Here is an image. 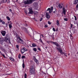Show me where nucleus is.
I'll return each mask as SVG.
<instances>
[{
  "instance_id": "1",
  "label": "nucleus",
  "mask_w": 78,
  "mask_h": 78,
  "mask_svg": "<svg viewBox=\"0 0 78 78\" xmlns=\"http://www.w3.org/2000/svg\"><path fill=\"white\" fill-rule=\"evenodd\" d=\"M36 0H27L24 1L23 3L25 5H30V4H32L33 2Z\"/></svg>"
},
{
  "instance_id": "2",
  "label": "nucleus",
  "mask_w": 78,
  "mask_h": 78,
  "mask_svg": "<svg viewBox=\"0 0 78 78\" xmlns=\"http://www.w3.org/2000/svg\"><path fill=\"white\" fill-rule=\"evenodd\" d=\"M47 42L48 44H50V43H51V44H54L58 47H60V45H59L58 44V43H57V42H54L51 41H47Z\"/></svg>"
},
{
  "instance_id": "3",
  "label": "nucleus",
  "mask_w": 78,
  "mask_h": 78,
  "mask_svg": "<svg viewBox=\"0 0 78 78\" xmlns=\"http://www.w3.org/2000/svg\"><path fill=\"white\" fill-rule=\"evenodd\" d=\"M7 40L9 41V42H10V39H8L6 37H4L3 38L2 40L0 41V42H1V43H3L4 41H5V42H7Z\"/></svg>"
},
{
  "instance_id": "4",
  "label": "nucleus",
  "mask_w": 78,
  "mask_h": 78,
  "mask_svg": "<svg viewBox=\"0 0 78 78\" xmlns=\"http://www.w3.org/2000/svg\"><path fill=\"white\" fill-rule=\"evenodd\" d=\"M29 12L28 13L29 14H33V8L32 7H31L30 8H29Z\"/></svg>"
},
{
  "instance_id": "5",
  "label": "nucleus",
  "mask_w": 78,
  "mask_h": 78,
  "mask_svg": "<svg viewBox=\"0 0 78 78\" xmlns=\"http://www.w3.org/2000/svg\"><path fill=\"white\" fill-rule=\"evenodd\" d=\"M1 33L2 35V36H5V35L6 34V31L4 30H2Z\"/></svg>"
},
{
  "instance_id": "6",
  "label": "nucleus",
  "mask_w": 78,
  "mask_h": 78,
  "mask_svg": "<svg viewBox=\"0 0 78 78\" xmlns=\"http://www.w3.org/2000/svg\"><path fill=\"white\" fill-rule=\"evenodd\" d=\"M53 7H51V9H50V8H48L47 10V11H49V13H51V11H52V10H53Z\"/></svg>"
},
{
  "instance_id": "7",
  "label": "nucleus",
  "mask_w": 78,
  "mask_h": 78,
  "mask_svg": "<svg viewBox=\"0 0 78 78\" xmlns=\"http://www.w3.org/2000/svg\"><path fill=\"white\" fill-rule=\"evenodd\" d=\"M63 11L62 12V13L64 14V15H66V9H65V8L64 7L63 8Z\"/></svg>"
},
{
  "instance_id": "8",
  "label": "nucleus",
  "mask_w": 78,
  "mask_h": 78,
  "mask_svg": "<svg viewBox=\"0 0 78 78\" xmlns=\"http://www.w3.org/2000/svg\"><path fill=\"white\" fill-rule=\"evenodd\" d=\"M25 50L24 49V48H22L21 50V53H22V54H23V53H24V52L25 51Z\"/></svg>"
},
{
  "instance_id": "9",
  "label": "nucleus",
  "mask_w": 78,
  "mask_h": 78,
  "mask_svg": "<svg viewBox=\"0 0 78 78\" xmlns=\"http://www.w3.org/2000/svg\"><path fill=\"white\" fill-rule=\"evenodd\" d=\"M46 16L47 19H49L50 18V15H49V14H48V13H46Z\"/></svg>"
},
{
  "instance_id": "10",
  "label": "nucleus",
  "mask_w": 78,
  "mask_h": 78,
  "mask_svg": "<svg viewBox=\"0 0 78 78\" xmlns=\"http://www.w3.org/2000/svg\"><path fill=\"white\" fill-rule=\"evenodd\" d=\"M33 6L35 7H36L37 6V2H34L33 3Z\"/></svg>"
},
{
  "instance_id": "11",
  "label": "nucleus",
  "mask_w": 78,
  "mask_h": 78,
  "mask_svg": "<svg viewBox=\"0 0 78 78\" xmlns=\"http://www.w3.org/2000/svg\"><path fill=\"white\" fill-rule=\"evenodd\" d=\"M62 6H63V4H59L58 5V7L60 8H62Z\"/></svg>"
},
{
  "instance_id": "12",
  "label": "nucleus",
  "mask_w": 78,
  "mask_h": 78,
  "mask_svg": "<svg viewBox=\"0 0 78 78\" xmlns=\"http://www.w3.org/2000/svg\"><path fill=\"white\" fill-rule=\"evenodd\" d=\"M40 39L39 41H40V42H41V43L42 44H43V45H44V42H43L42 40V39H41V35H40Z\"/></svg>"
},
{
  "instance_id": "13",
  "label": "nucleus",
  "mask_w": 78,
  "mask_h": 78,
  "mask_svg": "<svg viewBox=\"0 0 78 78\" xmlns=\"http://www.w3.org/2000/svg\"><path fill=\"white\" fill-rule=\"evenodd\" d=\"M60 53H61L62 54H64V52H62V49H61L59 50Z\"/></svg>"
},
{
  "instance_id": "14",
  "label": "nucleus",
  "mask_w": 78,
  "mask_h": 78,
  "mask_svg": "<svg viewBox=\"0 0 78 78\" xmlns=\"http://www.w3.org/2000/svg\"><path fill=\"white\" fill-rule=\"evenodd\" d=\"M53 12L54 13H56V9H54L53 10Z\"/></svg>"
},
{
  "instance_id": "15",
  "label": "nucleus",
  "mask_w": 78,
  "mask_h": 78,
  "mask_svg": "<svg viewBox=\"0 0 78 78\" xmlns=\"http://www.w3.org/2000/svg\"><path fill=\"white\" fill-rule=\"evenodd\" d=\"M30 72L31 73H34V70H33V69H30Z\"/></svg>"
},
{
  "instance_id": "16",
  "label": "nucleus",
  "mask_w": 78,
  "mask_h": 78,
  "mask_svg": "<svg viewBox=\"0 0 78 78\" xmlns=\"http://www.w3.org/2000/svg\"><path fill=\"white\" fill-rule=\"evenodd\" d=\"M30 70H34V68L33 66H31L30 67Z\"/></svg>"
},
{
  "instance_id": "17",
  "label": "nucleus",
  "mask_w": 78,
  "mask_h": 78,
  "mask_svg": "<svg viewBox=\"0 0 78 78\" xmlns=\"http://www.w3.org/2000/svg\"><path fill=\"white\" fill-rule=\"evenodd\" d=\"M24 31L25 32V33H26L27 34H28V31H27V29L26 28H24Z\"/></svg>"
},
{
  "instance_id": "18",
  "label": "nucleus",
  "mask_w": 78,
  "mask_h": 78,
  "mask_svg": "<svg viewBox=\"0 0 78 78\" xmlns=\"http://www.w3.org/2000/svg\"><path fill=\"white\" fill-rule=\"evenodd\" d=\"M78 0H76L74 2V4H77L78 3Z\"/></svg>"
},
{
  "instance_id": "19",
  "label": "nucleus",
  "mask_w": 78,
  "mask_h": 78,
  "mask_svg": "<svg viewBox=\"0 0 78 78\" xmlns=\"http://www.w3.org/2000/svg\"><path fill=\"white\" fill-rule=\"evenodd\" d=\"M18 38L19 39L20 41H21V42H23V40L22 39H21V38H20V37H18Z\"/></svg>"
},
{
  "instance_id": "20",
  "label": "nucleus",
  "mask_w": 78,
  "mask_h": 78,
  "mask_svg": "<svg viewBox=\"0 0 78 78\" xmlns=\"http://www.w3.org/2000/svg\"><path fill=\"white\" fill-rule=\"evenodd\" d=\"M18 38L19 39L20 41H21V42H23V40L22 39H21V38H20V37H18Z\"/></svg>"
},
{
  "instance_id": "21",
  "label": "nucleus",
  "mask_w": 78,
  "mask_h": 78,
  "mask_svg": "<svg viewBox=\"0 0 78 78\" xmlns=\"http://www.w3.org/2000/svg\"><path fill=\"white\" fill-rule=\"evenodd\" d=\"M32 46L33 47H36V46H37L36 45V44L33 43V44H32Z\"/></svg>"
},
{
  "instance_id": "22",
  "label": "nucleus",
  "mask_w": 78,
  "mask_h": 78,
  "mask_svg": "<svg viewBox=\"0 0 78 78\" xmlns=\"http://www.w3.org/2000/svg\"><path fill=\"white\" fill-rule=\"evenodd\" d=\"M56 22L57 25H59V21H58V20H57Z\"/></svg>"
},
{
  "instance_id": "23",
  "label": "nucleus",
  "mask_w": 78,
  "mask_h": 78,
  "mask_svg": "<svg viewBox=\"0 0 78 78\" xmlns=\"http://www.w3.org/2000/svg\"><path fill=\"white\" fill-rule=\"evenodd\" d=\"M0 55H2V56H3L4 58H6V57H5V55L4 54H2V53H0Z\"/></svg>"
},
{
  "instance_id": "24",
  "label": "nucleus",
  "mask_w": 78,
  "mask_h": 78,
  "mask_svg": "<svg viewBox=\"0 0 78 78\" xmlns=\"http://www.w3.org/2000/svg\"><path fill=\"white\" fill-rule=\"evenodd\" d=\"M6 18L7 19V20H9H9H10V18H9V17L8 16H7L6 17Z\"/></svg>"
},
{
  "instance_id": "25",
  "label": "nucleus",
  "mask_w": 78,
  "mask_h": 78,
  "mask_svg": "<svg viewBox=\"0 0 78 78\" xmlns=\"http://www.w3.org/2000/svg\"><path fill=\"white\" fill-rule=\"evenodd\" d=\"M9 59H10V60H11V61H13V62L14 61V59H13V58H10Z\"/></svg>"
},
{
  "instance_id": "26",
  "label": "nucleus",
  "mask_w": 78,
  "mask_h": 78,
  "mask_svg": "<svg viewBox=\"0 0 78 78\" xmlns=\"http://www.w3.org/2000/svg\"><path fill=\"white\" fill-rule=\"evenodd\" d=\"M34 50V51H37V49H36V48H34L33 49Z\"/></svg>"
},
{
  "instance_id": "27",
  "label": "nucleus",
  "mask_w": 78,
  "mask_h": 78,
  "mask_svg": "<svg viewBox=\"0 0 78 78\" xmlns=\"http://www.w3.org/2000/svg\"><path fill=\"white\" fill-rule=\"evenodd\" d=\"M9 28H12V25L11 24L9 25Z\"/></svg>"
},
{
  "instance_id": "28",
  "label": "nucleus",
  "mask_w": 78,
  "mask_h": 78,
  "mask_svg": "<svg viewBox=\"0 0 78 78\" xmlns=\"http://www.w3.org/2000/svg\"><path fill=\"white\" fill-rule=\"evenodd\" d=\"M25 13L26 14V15H27L28 14L29 12H27V11H25Z\"/></svg>"
},
{
  "instance_id": "29",
  "label": "nucleus",
  "mask_w": 78,
  "mask_h": 78,
  "mask_svg": "<svg viewBox=\"0 0 78 78\" xmlns=\"http://www.w3.org/2000/svg\"><path fill=\"white\" fill-rule=\"evenodd\" d=\"M21 56V55H20V54L18 55V58L19 59H20Z\"/></svg>"
},
{
  "instance_id": "30",
  "label": "nucleus",
  "mask_w": 78,
  "mask_h": 78,
  "mask_svg": "<svg viewBox=\"0 0 78 78\" xmlns=\"http://www.w3.org/2000/svg\"><path fill=\"white\" fill-rule=\"evenodd\" d=\"M3 3H6L7 2V0H4L3 1H2Z\"/></svg>"
},
{
  "instance_id": "31",
  "label": "nucleus",
  "mask_w": 78,
  "mask_h": 78,
  "mask_svg": "<svg viewBox=\"0 0 78 78\" xmlns=\"http://www.w3.org/2000/svg\"><path fill=\"white\" fill-rule=\"evenodd\" d=\"M56 48L57 50H60L61 49V48Z\"/></svg>"
},
{
  "instance_id": "32",
  "label": "nucleus",
  "mask_w": 78,
  "mask_h": 78,
  "mask_svg": "<svg viewBox=\"0 0 78 78\" xmlns=\"http://www.w3.org/2000/svg\"><path fill=\"white\" fill-rule=\"evenodd\" d=\"M27 74H24V78H27Z\"/></svg>"
},
{
  "instance_id": "33",
  "label": "nucleus",
  "mask_w": 78,
  "mask_h": 78,
  "mask_svg": "<svg viewBox=\"0 0 78 78\" xmlns=\"http://www.w3.org/2000/svg\"><path fill=\"white\" fill-rule=\"evenodd\" d=\"M23 68H25V64L24 63L23 64Z\"/></svg>"
},
{
  "instance_id": "34",
  "label": "nucleus",
  "mask_w": 78,
  "mask_h": 78,
  "mask_svg": "<svg viewBox=\"0 0 78 78\" xmlns=\"http://www.w3.org/2000/svg\"><path fill=\"white\" fill-rule=\"evenodd\" d=\"M35 61L36 62V63H38V61L37 60V59H35Z\"/></svg>"
},
{
  "instance_id": "35",
  "label": "nucleus",
  "mask_w": 78,
  "mask_h": 78,
  "mask_svg": "<svg viewBox=\"0 0 78 78\" xmlns=\"http://www.w3.org/2000/svg\"><path fill=\"white\" fill-rule=\"evenodd\" d=\"M16 47L17 48H19V45H17L16 46Z\"/></svg>"
},
{
  "instance_id": "36",
  "label": "nucleus",
  "mask_w": 78,
  "mask_h": 78,
  "mask_svg": "<svg viewBox=\"0 0 78 78\" xmlns=\"http://www.w3.org/2000/svg\"><path fill=\"white\" fill-rule=\"evenodd\" d=\"M25 56H23L22 57V59H23V58H25Z\"/></svg>"
},
{
  "instance_id": "37",
  "label": "nucleus",
  "mask_w": 78,
  "mask_h": 78,
  "mask_svg": "<svg viewBox=\"0 0 78 78\" xmlns=\"http://www.w3.org/2000/svg\"><path fill=\"white\" fill-rule=\"evenodd\" d=\"M48 24H49V25H51V23L50 21H48Z\"/></svg>"
},
{
  "instance_id": "38",
  "label": "nucleus",
  "mask_w": 78,
  "mask_h": 78,
  "mask_svg": "<svg viewBox=\"0 0 78 78\" xmlns=\"http://www.w3.org/2000/svg\"><path fill=\"white\" fill-rule=\"evenodd\" d=\"M64 20L65 21H67V18H64Z\"/></svg>"
},
{
  "instance_id": "39",
  "label": "nucleus",
  "mask_w": 78,
  "mask_h": 78,
  "mask_svg": "<svg viewBox=\"0 0 78 78\" xmlns=\"http://www.w3.org/2000/svg\"><path fill=\"white\" fill-rule=\"evenodd\" d=\"M37 50H39V51H41V49L39 48H37Z\"/></svg>"
},
{
  "instance_id": "40",
  "label": "nucleus",
  "mask_w": 78,
  "mask_h": 78,
  "mask_svg": "<svg viewBox=\"0 0 78 78\" xmlns=\"http://www.w3.org/2000/svg\"><path fill=\"white\" fill-rule=\"evenodd\" d=\"M42 20V17H41V19L40 20V22H41Z\"/></svg>"
},
{
  "instance_id": "41",
  "label": "nucleus",
  "mask_w": 78,
  "mask_h": 78,
  "mask_svg": "<svg viewBox=\"0 0 78 78\" xmlns=\"http://www.w3.org/2000/svg\"><path fill=\"white\" fill-rule=\"evenodd\" d=\"M70 37H72L71 38V39H72V38H73V37H73V36H72V34H70Z\"/></svg>"
},
{
  "instance_id": "42",
  "label": "nucleus",
  "mask_w": 78,
  "mask_h": 78,
  "mask_svg": "<svg viewBox=\"0 0 78 78\" xmlns=\"http://www.w3.org/2000/svg\"><path fill=\"white\" fill-rule=\"evenodd\" d=\"M74 17L75 18V20H76V17L75 16H74Z\"/></svg>"
},
{
  "instance_id": "43",
  "label": "nucleus",
  "mask_w": 78,
  "mask_h": 78,
  "mask_svg": "<svg viewBox=\"0 0 78 78\" xmlns=\"http://www.w3.org/2000/svg\"><path fill=\"white\" fill-rule=\"evenodd\" d=\"M2 24H3L4 25V24H5V22L4 21H3L2 22Z\"/></svg>"
},
{
  "instance_id": "44",
  "label": "nucleus",
  "mask_w": 78,
  "mask_h": 78,
  "mask_svg": "<svg viewBox=\"0 0 78 78\" xmlns=\"http://www.w3.org/2000/svg\"><path fill=\"white\" fill-rule=\"evenodd\" d=\"M44 27L45 28H47V27H48V26H47V25H45L44 26Z\"/></svg>"
},
{
  "instance_id": "45",
  "label": "nucleus",
  "mask_w": 78,
  "mask_h": 78,
  "mask_svg": "<svg viewBox=\"0 0 78 78\" xmlns=\"http://www.w3.org/2000/svg\"><path fill=\"white\" fill-rule=\"evenodd\" d=\"M53 31H55V28H53Z\"/></svg>"
},
{
  "instance_id": "46",
  "label": "nucleus",
  "mask_w": 78,
  "mask_h": 78,
  "mask_svg": "<svg viewBox=\"0 0 78 78\" xmlns=\"http://www.w3.org/2000/svg\"><path fill=\"white\" fill-rule=\"evenodd\" d=\"M24 50L25 51H27V49L25 48H24Z\"/></svg>"
},
{
  "instance_id": "47",
  "label": "nucleus",
  "mask_w": 78,
  "mask_h": 78,
  "mask_svg": "<svg viewBox=\"0 0 78 78\" xmlns=\"http://www.w3.org/2000/svg\"><path fill=\"white\" fill-rule=\"evenodd\" d=\"M7 3H10V1L9 0L8 1H7Z\"/></svg>"
},
{
  "instance_id": "48",
  "label": "nucleus",
  "mask_w": 78,
  "mask_h": 78,
  "mask_svg": "<svg viewBox=\"0 0 78 78\" xmlns=\"http://www.w3.org/2000/svg\"><path fill=\"white\" fill-rule=\"evenodd\" d=\"M35 14H38V12H35Z\"/></svg>"
},
{
  "instance_id": "49",
  "label": "nucleus",
  "mask_w": 78,
  "mask_h": 78,
  "mask_svg": "<svg viewBox=\"0 0 78 78\" xmlns=\"http://www.w3.org/2000/svg\"><path fill=\"white\" fill-rule=\"evenodd\" d=\"M71 28H72V27H73V25L72 24H71Z\"/></svg>"
},
{
  "instance_id": "50",
  "label": "nucleus",
  "mask_w": 78,
  "mask_h": 78,
  "mask_svg": "<svg viewBox=\"0 0 78 78\" xmlns=\"http://www.w3.org/2000/svg\"><path fill=\"white\" fill-rule=\"evenodd\" d=\"M17 42L18 43V44H19V42H20V41H19L17 40Z\"/></svg>"
},
{
  "instance_id": "51",
  "label": "nucleus",
  "mask_w": 78,
  "mask_h": 78,
  "mask_svg": "<svg viewBox=\"0 0 78 78\" xmlns=\"http://www.w3.org/2000/svg\"><path fill=\"white\" fill-rule=\"evenodd\" d=\"M28 34L29 35V36H30V37H31V35L30 34H29V33L28 32Z\"/></svg>"
},
{
  "instance_id": "52",
  "label": "nucleus",
  "mask_w": 78,
  "mask_h": 78,
  "mask_svg": "<svg viewBox=\"0 0 78 78\" xmlns=\"http://www.w3.org/2000/svg\"><path fill=\"white\" fill-rule=\"evenodd\" d=\"M3 22V21L1 20H0V22Z\"/></svg>"
},
{
  "instance_id": "53",
  "label": "nucleus",
  "mask_w": 78,
  "mask_h": 78,
  "mask_svg": "<svg viewBox=\"0 0 78 78\" xmlns=\"http://www.w3.org/2000/svg\"><path fill=\"white\" fill-rule=\"evenodd\" d=\"M52 39H54V36H53L52 37Z\"/></svg>"
},
{
  "instance_id": "54",
  "label": "nucleus",
  "mask_w": 78,
  "mask_h": 78,
  "mask_svg": "<svg viewBox=\"0 0 78 78\" xmlns=\"http://www.w3.org/2000/svg\"><path fill=\"white\" fill-rule=\"evenodd\" d=\"M41 35L42 36V37H44V36H43L42 34H41Z\"/></svg>"
},
{
  "instance_id": "55",
  "label": "nucleus",
  "mask_w": 78,
  "mask_h": 78,
  "mask_svg": "<svg viewBox=\"0 0 78 78\" xmlns=\"http://www.w3.org/2000/svg\"><path fill=\"white\" fill-rule=\"evenodd\" d=\"M10 23L11 25H12V22H10Z\"/></svg>"
},
{
  "instance_id": "56",
  "label": "nucleus",
  "mask_w": 78,
  "mask_h": 78,
  "mask_svg": "<svg viewBox=\"0 0 78 78\" xmlns=\"http://www.w3.org/2000/svg\"><path fill=\"white\" fill-rule=\"evenodd\" d=\"M9 11H10V12H12V10H11V9H10Z\"/></svg>"
},
{
  "instance_id": "57",
  "label": "nucleus",
  "mask_w": 78,
  "mask_h": 78,
  "mask_svg": "<svg viewBox=\"0 0 78 78\" xmlns=\"http://www.w3.org/2000/svg\"><path fill=\"white\" fill-rule=\"evenodd\" d=\"M76 7H77V8H78V5H76Z\"/></svg>"
},
{
  "instance_id": "58",
  "label": "nucleus",
  "mask_w": 78,
  "mask_h": 78,
  "mask_svg": "<svg viewBox=\"0 0 78 78\" xmlns=\"http://www.w3.org/2000/svg\"><path fill=\"white\" fill-rule=\"evenodd\" d=\"M65 56H66V57H67V56L65 54Z\"/></svg>"
},
{
  "instance_id": "59",
  "label": "nucleus",
  "mask_w": 78,
  "mask_h": 78,
  "mask_svg": "<svg viewBox=\"0 0 78 78\" xmlns=\"http://www.w3.org/2000/svg\"><path fill=\"white\" fill-rule=\"evenodd\" d=\"M5 25H8V24H7V23H5Z\"/></svg>"
},
{
  "instance_id": "60",
  "label": "nucleus",
  "mask_w": 78,
  "mask_h": 78,
  "mask_svg": "<svg viewBox=\"0 0 78 78\" xmlns=\"http://www.w3.org/2000/svg\"><path fill=\"white\" fill-rule=\"evenodd\" d=\"M47 47H45L46 49H47Z\"/></svg>"
},
{
  "instance_id": "61",
  "label": "nucleus",
  "mask_w": 78,
  "mask_h": 78,
  "mask_svg": "<svg viewBox=\"0 0 78 78\" xmlns=\"http://www.w3.org/2000/svg\"><path fill=\"white\" fill-rule=\"evenodd\" d=\"M9 43H10V44H11V42H10V41H9Z\"/></svg>"
},
{
  "instance_id": "62",
  "label": "nucleus",
  "mask_w": 78,
  "mask_h": 78,
  "mask_svg": "<svg viewBox=\"0 0 78 78\" xmlns=\"http://www.w3.org/2000/svg\"><path fill=\"white\" fill-rule=\"evenodd\" d=\"M53 69H54V70L55 71V69L53 68Z\"/></svg>"
},
{
  "instance_id": "63",
  "label": "nucleus",
  "mask_w": 78,
  "mask_h": 78,
  "mask_svg": "<svg viewBox=\"0 0 78 78\" xmlns=\"http://www.w3.org/2000/svg\"><path fill=\"white\" fill-rule=\"evenodd\" d=\"M68 55H70V54H68Z\"/></svg>"
},
{
  "instance_id": "64",
  "label": "nucleus",
  "mask_w": 78,
  "mask_h": 78,
  "mask_svg": "<svg viewBox=\"0 0 78 78\" xmlns=\"http://www.w3.org/2000/svg\"><path fill=\"white\" fill-rule=\"evenodd\" d=\"M77 54H78V52H77Z\"/></svg>"
}]
</instances>
